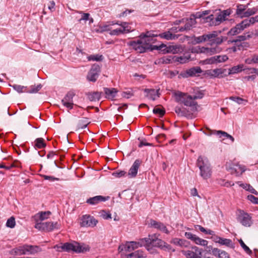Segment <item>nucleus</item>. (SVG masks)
I'll return each instance as SVG.
<instances>
[{"label":"nucleus","mask_w":258,"mask_h":258,"mask_svg":"<svg viewBox=\"0 0 258 258\" xmlns=\"http://www.w3.org/2000/svg\"><path fill=\"white\" fill-rule=\"evenodd\" d=\"M157 36V34L148 31L145 34H141L140 39L137 41L130 42L128 45L139 53H143L148 50L156 49V46H153L152 44L156 41V37Z\"/></svg>","instance_id":"1"},{"label":"nucleus","mask_w":258,"mask_h":258,"mask_svg":"<svg viewBox=\"0 0 258 258\" xmlns=\"http://www.w3.org/2000/svg\"><path fill=\"white\" fill-rule=\"evenodd\" d=\"M144 240L146 244V249L149 251L153 247H156L164 250L170 251L172 250L170 245L167 244L162 240L158 238L156 235H149L148 237L145 238Z\"/></svg>","instance_id":"2"},{"label":"nucleus","mask_w":258,"mask_h":258,"mask_svg":"<svg viewBox=\"0 0 258 258\" xmlns=\"http://www.w3.org/2000/svg\"><path fill=\"white\" fill-rule=\"evenodd\" d=\"M196 164L200 170L201 177L204 179L210 178L211 175V168L208 159L201 156H199Z\"/></svg>","instance_id":"3"},{"label":"nucleus","mask_w":258,"mask_h":258,"mask_svg":"<svg viewBox=\"0 0 258 258\" xmlns=\"http://www.w3.org/2000/svg\"><path fill=\"white\" fill-rule=\"evenodd\" d=\"M55 247L57 248V251H64L70 252L73 251L76 252L80 253L85 252L89 250L88 246L81 245L78 242L72 243L66 242L61 246L56 245Z\"/></svg>","instance_id":"4"},{"label":"nucleus","mask_w":258,"mask_h":258,"mask_svg":"<svg viewBox=\"0 0 258 258\" xmlns=\"http://www.w3.org/2000/svg\"><path fill=\"white\" fill-rule=\"evenodd\" d=\"M13 251L17 255L35 254L41 251L42 249L37 245L24 244L14 248Z\"/></svg>","instance_id":"5"},{"label":"nucleus","mask_w":258,"mask_h":258,"mask_svg":"<svg viewBox=\"0 0 258 258\" xmlns=\"http://www.w3.org/2000/svg\"><path fill=\"white\" fill-rule=\"evenodd\" d=\"M232 12L230 9L221 11L216 17L213 15H209L207 20L210 21V26H217L226 20V17L229 16Z\"/></svg>","instance_id":"6"},{"label":"nucleus","mask_w":258,"mask_h":258,"mask_svg":"<svg viewBox=\"0 0 258 258\" xmlns=\"http://www.w3.org/2000/svg\"><path fill=\"white\" fill-rule=\"evenodd\" d=\"M255 22H258V15L254 17H251L249 19H246L243 20L241 23L237 24L235 27L232 28L229 33L234 35L240 33L245 28L250 26V24H254Z\"/></svg>","instance_id":"7"},{"label":"nucleus","mask_w":258,"mask_h":258,"mask_svg":"<svg viewBox=\"0 0 258 258\" xmlns=\"http://www.w3.org/2000/svg\"><path fill=\"white\" fill-rule=\"evenodd\" d=\"M176 101L182 103L184 105L190 107H194L197 105V103L191 95H188L186 93L177 92L174 93Z\"/></svg>","instance_id":"8"},{"label":"nucleus","mask_w":258,"mask_h":258,"mask_svg":"<svg viewBox=\"0 0 258 258\" xmlns=\"http://www.w3.org/2000/svg\"><path fill=\"white\" fill-rule=\"evenodd\" d=\"M156 47V49L161 50L163 53H172L173 54H176L182 52L183 51V48L180 45H173L167 46L166 45L162 44Z\"/></svg>","instance_id":"9"},{"label":"nucleus","mask_w":258,"mask_h":258,"mask_svg":"<svg viewBox=\"0 0 258 258\" xmlns=\"http://www.w3.org/2000/svg\"><path fill=\"white\" fill-rule=\"evenodd\" d=\"M226 169L230 171L231 174H235L236 176L241 175L245 171L244 166L239 164H234L231 162H227L226 165Z\"/></svg>","instance_id":"10"},{"label":"nucleus","mask_w":258,"mask_h":258,"mask_svg":"<svg viewBox=\"0 0 258 258\" xmlns=\"http://www.w3.org/2000/svg\"><path fill=\"white\" fill-rule=\"evenodd\" d=\"M100 71L101 68L98 64L95 63L93 64L87 75L88 80L91 82H95L99 77Z\"/></svg>","instance_id":"11"},{"label":"nucleus","mask_w":258,"mask_h":258,"mask_svg":"<svg viewBox=\"0 0 258 258\" xmlns=\"http://www.w3.org/2000/svg\"><path fill=\"white\" fill-rule=\"evenodd\" d=\"M183 253L186 258H203L202 249L197 246H193L189 250L183 251Z\"/></svg>","instance_id":"12"},{"label":"nucleus","mask_w":258,"mask_h":258,"mask_svg":"<svg viewBox=\"0 0 258 258\" xmlns=\"http://www.w3.org/2000/svg\"><path fill=\"white\" fill-rule=\"evenodd\" d=\"M237 220L244 226L249 227L252 224L251 217L243 211L240 210Z\"/></svg>","instance_id":"13"},{"label":"nucleus","mask_w":258,"mask_h":258,"mask_svg":"<svg viewBox=\"0 0 258 258\" xmlns=\"http://www.w3.org/2000/svg\"><path fill=\"white\" fill-rule=\"evenodd\" d=\"M98 223V221L90 215H84L82 217L80 225L82 227H93Z\"/></svg>","instance_id":"14"},{"label":"nucleus","mask_w":258,"mask_h":258,"mask_svg":"<svg viewBox=\"0 0 258 258\" xmlns=\"http://www.w3.org/2000/svg\"><path fill=\"white\" fill-rule=\"evenodd\" d=\"M57 224V222H40L36 223L35 228L40 230L50 231L55 228Z\"/></svg>","instance_id":"15"},{"label":"nucleus","mask_w":258,"mask_h":258,"mask_svg":"<svg viewBox=\"0 0 258 258\" xmlns=\"http://www.w3.org/2000/svg\"><path fill=\"white\" fill-rule=\"evenodd\" d=\"M75 94L73 91H69L61 100L63 105L69 109L73 108L74 104L73 103V97Z\"/></svg>","instance_id":"16"},{"label":"nucleus","mask_w":258,"mask_h":258,"mask_svg":"<svg viewBox=\"0 0 258 258\" xmlns=\"http://www.w3.org/2000/svg\"><path fill=\"white\" fill-rule=\"evenodd\" d=\"M141 160L139 159H136L135 161L128 173H126V176H127L128 178H134L137 176L138 169L141 164Z\"/></svg>","instance_id":"17"},{"label":"nucleus","mask_w":258,"mask_h":258,"mask_svg":"<svg viewBox=\"0 0 258 258\" xmlns=\"http://www.w3.org/2000/svg\"><path fill=\"white\" fill-rule=\"evenodd\" d=\"M184 26H180L179 30L181 31H187L190 30L197 23L195 17H191L189 19H184Z\"/></svg>","instance_id":"18"},{"label":"nucleus","mask_w":258,"mask_h":258,"mask_svg":"<svg viewBox=\"0 0 258 258\" xmlns=\"http://www.w3.org/2000/svg\"><path fill=\"white\" fill-rule=\"evenodd\" d=\"M217 248L213 247L212 246H205L204 249H202L203 258H213L211 255L216 256Z\"/></svg>","instance_id":"19"},{"label":"nucleus","mask_w":258,"mask_h":258,"mask_svg":"<svg viewBox=\"0 0 258 258\" xmlns=\"http://www.w3.org/2000/svg\"><path fill=\"white\" fill-rule=\"evenodd\" d=\"M109 199V197H103L102 196H97L88 199L86 203L88 204L94 205L100 202H105Z\"/></svg>","instance_id":"20"},{"label":"nucleus","mask_w":258,"mask_h":258,"mask_svg":"<svg viewBox=\"0 0 258 258\" xmlns=\"http://www.w3.org/2000/svg\"><path fill=\"white\" fill-rule=\"evenodd\" d=\"M149 225L151 227L158 229L166 234L169 233V231L168 230L166 227L164 225V224L160 222H157L154 220H151L149 223Z\"/></svg>","instance_id":"21"},{"label":"nucleus","mask_w":258,"mask_h":258,"mask_svg":"<svg viewBox=\"0 0 258 258\" xmlns=\"http://www.w3.org/2000/svg\"><path fill=\"white\" fill-rule=\"evenodd\" d=\"M210 13V11H204L202 12H198L195 15H192L193 17L196 19L200 18L203 20V23H208L209 25L210 26V21L207 20V18L208 17L209 15H208Z\"/></svg>","instance_id":"22"},{"label":"nucleus","mask_w":258,"mask_h":258,"mask_svg":"<svg viewBox=\"0 0 258 258\" xmlns=\"http://www.w3.org/2000/svg\"><path fill=\"white\" fill-rule=\"evenodd\" d=\"M161 38L165 39L166 40H175L178 38V35L172 34L169 30L168 31L160 33L158 35Z\"/></svg>","instance_id":"23"},{"label":"nucleus","mask_w":258,"mask_h":258,"mask_svg":"<svg viewBox=\"0 0 258 258\" xmlns=\"http://www.w3.org/2000/svg\"><path fill=\"white\" fill-rule=\"evenodd\" d=\"M104 91L106 95L105 98L108 99H113L116 96L117 90L115 88H104Z\"/></svg>","instance_id":"24"},{"label":"nucleus","mask_w":258,"mask_h":258,"mask_svg":"<svg viewBox=\"0 0 258 258\" xmlns=\"http://www.w3.org/2000/svg\"><path fill=\"white\" fill-rule=\"evenodd\" d=\"M224 73V70L221 69H216L214 70H208L206 74L211 77H220Z\"/></svg>","instance_id":"25"},{"label":"nucleus","mask_w":258,"mask_h":258,"mask_svg":"<svg viewBox=\"0 0 258 258\" xmlns=\"http://www.w3.org/2000/svg\"><path fill=\"white\" fill-rule=\"evenodd\" d=\"M247 7L248 5H238L235 15L241 18H244V12H245Z\"/></svg>","instance_id":"26"},{"label":"nucleus","mask_w":258,"mask_h":258,"mask_svg":"<svg viewBox=\"0 0 258 258\" xmlns=\"http://www.w3.org/2000/svg\"><path fill=\"white\" fill-rule=\"evenodd\" d=\"M144 92L147 93L146 96L148 97L149 99H152L153 100H155L156 99V96H159L158 90H156L153 89H145L144 90Z\"/></svg>","instance_id":"27"},{"label":"nucleus","mask_w":258,"mask_h":258,"mask_svg":"<svg viewBox=\"0 0 258 258\" xmlns=\"http://www.w3.org/2000/svg\"><path fill=\"white\" fill-rule=\"evenodd\" d=\"M202 71L200 67H196L188 69L186 72L185 77L195 76L197 74L202 73Z\"/></svg>","instance_id":"28"},{"label":"nucleus","mask_w":258,"mask_h":258,"mask_svg":"<svg viewBox=\"0 0 258 258\" xmlns=\"http://www.w3.org/2000/svg\"><path fill=\"white\" fill-rule=\"evenodd\" d=\"M130 242H126L125 244H122L118 247V250L119 253L125 251L126 252H131L134 250L132 245H130Z\"/></svg>","instance_id":"29"},{"label":"nucleus","mask_w":258,"mask_h":258,"mask_svg":"<svg viewBox=\"0 0 258 258\" xmlns=\"http://www.w3.org/2000/svg\"><path fill=\"white\" fill-rule=\"evenodd\" d=\"M102 93L99 92H94L89 93L88 97L91 101H96L100 100Z\"/></svg>","instance_id":"30"},{"label":"nucleus","mask_w":258,"mask_h":258,"mask_svg":"<svg viewBox=\"0 0 258 258\" xmlns=\"http://www.w3.org/2000/svg\"><path fill=\"white\" fill-rule=\"evenodd\" d=\"M245 39L246 36L245 35H240L237 36L236 39H233L232 42H235L238 49H240V47H242V44H244V42H242V41H244Z\"/></svg>","instance_id":"31"},{"label":"nucleus","mask_w":258,"mask_h":258,"mask_svg":"<svg viewBox=\"0 0 258 258\" xmlns=\"http://www.w3.org/2000/svg\"><path fill=\"white\" fill-rule=\"evenodd\" d=\"M246 68H244L243 64H239L236 66H234L231 69H229V74H234L239 73L242 71H246Z\"/></svg>","instance_id":"32"},{"label":"nucleus","mask_w":258,"mask_h":258,"mask_svg":"<svg viewBox=\"0 0 258 258\" xmlns=\"http://www.w3.org/2000/svg\"><path fill=\"white\" fill-rule=\"evenodd\" d=\"M144 239L145 238L141 239L138 242L130 241L131 244H129L133 246L134 250L141 246H145L146 247V244Z\"/></svg>","instance_id":"33"},{"label":"nucleus","mask_w":258,"mask_h":258,"mask_svg":"<svg viewBox=\"0 0 258 258\" xmlns=\"http://www.w3.org/2000/svg\"><path fill=\"white\" fill-rule=\"evenodd\" d=\"M127 258H143L146 257L143 251L137 250L134 252L131 253L127 255Z\"/></svg>","instance_id":"34"},{"label":"nucleus","mask_w":258,"mask_h":258,"mask_svg":"<svg viewBox=\"0 0 258 258\" xmlns=\"http://www.w3.org/2000/svg\"><path fill=\"white\" fill-rule=\"evenodd\" d=\"M174 55H169L162 57L159 59V62L162 63H170L175 62Z\"/></svg>","instance_id":"35"},{"label":"nucleus","mask_w":258,"mask_h":258,"mask_svg":"<svg viewBox=\"0 0 258 258\" xmlns=\"http://www.w3.org/2000/svg\"><path fill=\"white\" fill-rule=\"evenodd\" d=\"M219 244L225 245L230 248H234V244L230 239L221 238Z\"/></svg>","instance_id":"36"},{"label":"nucleus","mask_w":258,"mask_h":258,"mask_svg":"<svg viewBox=\"0 0 258 258\" xmlns=\"http://www.w3.org/2000/svg\"><path fill=\"white\" fill-rule=\"evenodd\" d=\"M88 119L87 118H82L80 119L78 122V128L83 129L86 128L89 124Z\"/></svg>","instance_id":"37"},{"label":"nucleus","mask_w":258,"mask_h":258,"mask_svg":"<svg viewBox=\"0 0 258 258\" xmlns=\"http://www.w3.org/2000/svg\"><path fill=\"white\" fill-rule=\"evenodd\" d=\"M218 33L217 31H213L211 33L204 34L206 41H209L211 42V44H212L214 38L218 36Z\"/></svg>","instance_id":"38"},{"label":"nucleus","mask_w":258,"mask_h":258,"mask_svg":"<svg viewBox=\"0 0 258 258\" xmlns=\"http://www.w3.org/2000/svg\"><path fill=\"white\" fill-rule=\"evenodd\" d=\"M175 112L179 116H185L188 114L186 109L183 107L176 106L175 108Z\"/></svg>","instance_id":"39"},{"label":"nucleus","mask_w":258,"mask_h":258,"mask_svg":"<svg viewBox=\"0 0 258 258\" xmlns=\"http://www.w3.org/2000/svg\"><path fill=\"white\" fill-rule=\"evenodd\" d=\"M239 186L242 187L243 188L245 189L246 190L250 191L251 193L257 195V191L253 188L252 186L248 184L240 183Z\"/></svg>","instance_id":"40"},{"label":"nucleus","mask_w":258,"mask_h":258,"mask_svg":"<svg viewBox=\"0 0 258 258\" xmlns=\"http://www.w3.org/2000/svg\"><path fill=\"white\" fill-rule=\"evenodd\" d=\"M176 245H179L180 246H185V244L187 242L184 239H179L177 238H173L170 242Z\"/></svg>","instance_id":"41"},{"label":"nucleus","mask_w":258,"mask_h":258,"mask_svg":"<svg viewBox=\"0 0 258 258\" xmlns=\"http://www.w3.org/2000/svg\"><path fill=\"white\" fill-rule=\"evenodd\" d=\"M175 62H179L180 63H184L188 61L190 56L182 55L180 56H174Z\"/></svg>","instance_id":"42"},{"label":"nucleus","mask_w":258,"mask_h":258,"mask_svg":"<svg viewBox=\"0 0 258 258\" xmlns=\"http://www.w3.org/2000/svg\"><path fill=\"white\" fill-rule=\"evenodd\" d=\"M34 146L38 149L45 147L46 144L44 142V139L41 138H37L35 141Z\"/></svg>","instance_id":"43"},{"label":"nucleus","mask_w":258,"mask_h":258,"mask_svg":"<svg viewBox=\"0 0 258 258\" xmlns=\"http://www.w3.org/2000/svg\"><path fill=\"white\" fill-rule=\"evenodd\" d=\"M51 214V212L49 211L41 212L37 214L36 216L39 217V219L41 221H43L48 218L49 216Z\"/></svg>","instance_id":"44"},{"label":"nucleus","mask_w":258,"mask_h":258,"mask_svg":"<svg viewBox=\"0 0 258 258\" xmlns=\"http://www.w3.org/2000/svg\"><path fill=\"white\" fill-rule=\"evenodd\" d=\"M219 258H229L228 253L217 248L216 256Z\"/></svg>","instance_id":"45"},{"label":"nucleus","mask_w":258,"mask_h":258,"mask_svg":"<svg viewBox=\"0 0 258 258\" xmlns=\"http://www.w3.org/2000/svg\"><path fill=\"white\" fill-rule=\"evenodd\" d=\"M119 26L121 27V29L125 33H127L131 31V28L129 26L128 23L127 22H121Z\"/></svg>","instance_id":"46"},{"label":"nucleus","mask_w":258,"mask_h":258,"mask_svg":"<svg viewBox=\"0 0 258 258\" xmlns=\"http://www.w3.org/2000/svg\"><path fill=\"white\" fill-rule=\"evenodd\" d=\"M221 49L218 46L208 48L207 54L211 55L215 53H219L221 51Z\"/></svg>","instance_id":"47"},{"label":"nucleus","mask_w":258,"mask_h":258,"mask_svg":"<svg viewBox=\"0 0 258 258\" xmlns=\"http://www.w3.org/2000/svg\"><path fill=\"white\" fill-rule=\"evenodd\" d=\"M13 88L18 93L27 92L26 87L19 85H14Z\"/></svg>","instance_id":"48"},{"label":"nucleus","mask_w":258,"mask_h":258,"mask_svg":"<svg viewBox=\"0 0 258 258\" xmlns=\"http://www.w3.org/2000/svg\"><path fill=\"white\" fill-rule=\"evenodd\" d=\"M16 222L15 219L14 217H11L9 219H8L6 226L8 227H10L11 228H13L15 226Z\"/></svg>","instance_id":"49"},{"label":"nucleus","mask_w":258,"mask_h":258,"mask_svg":"<svg viewBox=\"0 0 258 258\" xmlns=\"http://www.w3.org/2000/svg\"><path fill=\"white\" fill-rule=\"evenodd\" d=\"M257 10L255 8L246 9L245 12H244V17H248L251 15H254L256 12Z\"/></svg>","instance_id":"50"},{"label":"nucleus","mask_w":258,"mask_h":258,"mask_svg":"<svg viewBox=\"0 0 258 258\" xmlns=\"http://www.w3.org/2000/svg\"><path fill=\"white\" fill-rule=\"evenodd\" d=\"M198 227H199V229L200 230V231L206 234H209L211 235H214V231L211 230L206 229L201 225H198Z\"/></svg>","instance_id":"51"},{"label":"nucleus","mask_w":258,"mask_h":258,"mask_svg":"<svg viewBox=\"0 0 258 258\" xmlns=\"http://www.w3.org/2000/svg\"><path fill=\"white\" fill-rule=\"evenodd\" d=\"M195 243H196L197 244L205 246L207 245L208 241L206 240H204L198 237L196 239Z\"/></svg>","instance_id":"52"},{"label":"nucleus","mask_w":258,"mask_h":258,"mask_svg":"<svg viewBox=\"0 0 258 258\" xmlns=\"http://www.w3.org/2000/svg\"><path fill=\"white\" fill-rule=\"evenodd\" d=\"M125 33L122 30L121 28H117L112 30H111L109 32L110 35H116L118 36L121 34Z\"/></svg>","instance_id":"53"},{"label":"nucleus","mask_w":258,"mask_h":258,"mask_svg":"<svg viewBox=\"0 0 258 258\" xmlns=\"http://www.w3.org/2000/svg\"><path fill=\"white\" fill-rule=\"evenodd\" d=\"M112 175L116 178L126 176V172L125 171L121 170L113 172Z\"/></svg>","instance_id":"54"},{"label":"nucleus","mask_w":258,"mask_h":258,"mask_svg":"<svg viewBox=\"0 0 258 258\" xmlns=\"http://www.w3.org/2000/svg\"><path fill=\"white\" fill-rule=\"evenodd\" d=\"M239 242L241 245V246L243 248L245 251L249 254H251L252 253V251L249 249V248L246 246L243 240L242 239L239 240Z\"/></svg>","instance_id":"55"},{"label":"nucleus","mask_w":258,"mask_h":258,"mask_svg":"<svg viewBox=\"0 0 258 258\" xmlns=\"http://www.w3.org/2000/svg\"><path fill=\"white\" fill-rule=\"evenodd\" d=\"M215 57L216 63L224 62L228 59V57L226 55H216Z\"/></svg>","instance_id":"56"},{"label":"nucleus","mask_w":258,"mask_h":258,"mask_svg":"<svg viewBox=\"0 0 258 258\" xmlns=\"http://www.w3.org/2000/svg\"><path fill=\"white\" fill-rule=\"evenodd\" d=\"M88 59L89 60L100 61L102 60L103 56L102 55H91L88 57Z\"/></svg>","instance_id":"57"},{"label":"nucleus","mask_w":258,"mask_h":258,"mask_svg":"<svg viewBox=\"0 0 258 258\" xmlns=\"http://www.w3.org/2000/svg\"><path fill=\"white\" fill-rule=\"evenodd\" d=\"M184 235L187 239H190L194 242L196 240V239L198 237L197 235L193 234L191 232H186L184 234Z\"/></svg>","instance_id":"58"},{"label":"nucleus","mask_w":258,"mask_h":258,"mask_svg":"<svg viewBox=\"0 0 258 258\" xmlns=\"http://www.w3.org/2000/svg\"><path fill=\"white\" fill-rule=\"evenodd\" d=\"M256 55H253L251 58H246L245 60V62L247 64L256 63Z\"/></svg>","instance_id":"59"},{"label":"nucleus","mask_w":258,"mask_h":258,"mask_svg":"<svg viewBox=\"0 0 258 258\" xmlns=\"http://www.w3.org/2000/svg\"><path fill=\"white\" fill-rule=\"evenodd\" d=\"M79 13L82 14V17L78 20L79 22H81L83 20L87 21L88 19H89L90 14L89 13H85L82 11H80Z\"/></svg>","instance_id":"60"},{"label":"nucleus","mask_w":258,"mask_h":258,"mask_svg":"<svg viewBox=\"0 0 258 258\" xmlns=\"http://www.w3.org/2000/svg\"><path fill=\"white\" fill-rule=\"evenodd\" d=\"M153 112L155 114H159L161 117L163 116L165 113L164 109H162L159 108H154Z\"/></svg>","instance_id":"61"},{"label":"nucleus","mask_w":258,"mask_h":258,"mask_svg":"<svg viewBox=\"0 0 258 258\" xmlns=\"http://www.w3.org/2000/svg\"><path fill=\"white\" fill-rule=\"evenodd\" d=\"M247 199L253 204H258V198L255 197L254 196L252 195H248L247 196Z\"/></svg>","instance_id":"62"},{"label":"nucleus","mask_w":258,"mask_h":258,"mask_svg":"<svg viewBox=\"0 0 258 258\" xmlns=\"http://www.w3.org/2000/svg\"><path fill=\"white\" fill-rule=\"evenodd\" d=\"M230 99L239 104H241L244 101V99L239 97L232 96L230 98Z\"/></svg>","instance_id":"63"},{"label":"nucleus","mask_w":258,"mask_h":258,"mask_svg":"<svg viewBox=\"0 0 258 258\" xmlns=\"http://www.w3.org/2000/svg\"><path fill=\"white\" fill-rule=\"evenodd\" d=\"M133 96V93L132 91H127L123 92L122 93V96L126 98H130Z\"/></svg>","instance_id":"64"}]
</instances>
